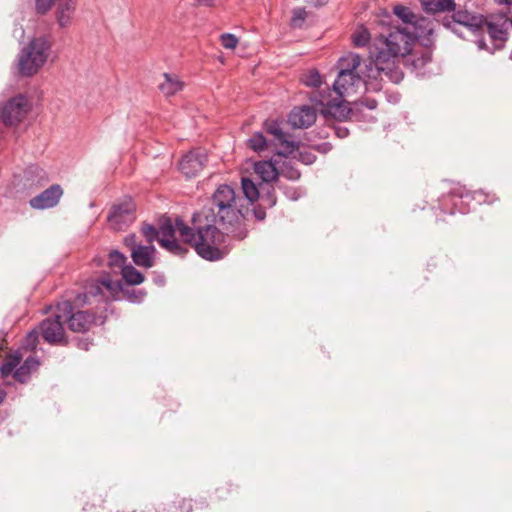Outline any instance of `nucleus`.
<instances>
[{"label": "nucleus", "mask_w": 512, "mask_h": 512, "mask_svg": "<svg viewBox=\"0 0 512 512\" xmlns=\"http://www.w3.org/2000/svg\"><path fill=\"white\" fill-rule=\"evenodd\" d=\"M433 50V35H420L409 29H401V26H392L387 34H380L374 39L370 57L377 75L398 84L404 78L400 63L423 75L422 69L431 62Z\"/></svg>", "instance_id": "obj_1"}, {"label": "nucleus", "mask_w": 512, "mask_h": 512, "mask_svg": "<svg viewBox=\"0 0 512 512\" xmlns=\"http://www.w3.org/2000/svg\"><path fill=\"white\" fill-rule=\"evenodd\" d=\"M191 221L193 227H189L181 218H176L177 231L184 241L205 260L223 259L230 248L226 244L227 235L218 227L220 222L196 213L193 214Z\"/></svg>", "instance_id": "obj_2"}, {"label": "nucleus", "mask_w": 512, "mask_h": 512, "mask_svg": "<svg viewBox=\"0 0 512 512\" xmlns=\"http://www.w3.org/2000/svg\"><path fill=\"white\" fill-rule=\"evenodd\" d=\"M242 202L243 199L236 195L230 185L222 184L212 194L210 204L195 213L220 222V226L231 233L232 237L243 240L248 230L240 225L244 219Z\"/></svg>", "instance_id": "obj_3"}, {"label": "nucleus", "mask_w": 512, "mask_h": 512, "mask_svg": "<svg viewBox=\"0 0 512 512\" xmlns=\"http://www.w3.org/2000/svg\"><path fill=\"white\" fill-rule=\"evenodd\" d=\"M51 50V42L45 36L34 37L18 55L19 74L25 77L35 75L46 63Z\"/></svg>", "instance_id": "obj_4"}, {"label": "nucleus", "mask_w": 512, "mask_h": 512, "mask_svg": "<svg viewBox=\"0 0 512 512\" xmlns=\"http://www.w3.org/2000/svg\"><path fill=\"white\" fill-rule=\"evenodd\" d=\"M123 291L120 281H112L108 276L92 279L85 285L84 293H79L74 298L76 306L91 304V298L98 301H108L117 299L118 294Z\"/></svg>", "instance_id": "obj_5"}, {"label": "nucleus", "mask_w": 512, "mask_h": 512, "mask_svg": "<svg viewBox=\"0 0 512 512\" xmlns=\"http://www.w3.org/2000/svg\"><path fill=\"white\" fill-rule=\"evenodd\" d=\"M60 316H64L69 330L76 333H85L96 323V315L90 311H74V305L70 300L57 303Z\"/></svg>", "instance_id": "obj_6"}, {"label": "nucleus", "mask_w": 512, "mask_h": 512, "mask_svg": "<svg viewBox=\"0 0 512 512\" xmlns=\"http://www.w3.org/2000/svg\"><path fill=\"white\" fill-rule=\"evenodd\" d=\"M511 16L504 12L484 15L483 31L486 30L497 49H502L509 39Z\"/></svg>", "instance_id": "obj_7"}, {"label": "nucleus", "mask_w": 512, "mask_h": 512, "mask_svg": "<svg viewBox=\"0 0 512 512\" xmlns=\"http://www.w3.org/2000/svg\"><path fill=\"white\" fill-rule=\"evenodd\" d=\"M136 219V204L131 197L114 203L107 215L109 226L115 231L127 229Z\"/></svg>", "instance_id": "obj_8"}, {"label": "nucleus", "mask_w": 512, "mask_h": 512, "mask_svg": "<svg viewBox=\"0 0 512 512\" xmlns=\"http://www.w3.org/2000/svg\"><path fill=\"white\" fill-rule=\"evenodd\" d=\"M453 14L450 17H445L443 19L444 27L450 29L455 34L461 36L458 32L456 25H461L467 28L474 35H482L483 33V23H484V15L472 13L467 10H454Z\"/></svg>", "instance_id": "obj_9"}, {"label": "nucleus", "mask_w": 512, "mask_h": 512, "mask_svg": "<svg viewBox=\"0 0 512 512\" xmlns=\"http://www.w3.org/2000/svg\"><path fill=\"white\" fill-rule=\"evenodd\" d=\"M282 125L283 122L278 119H268L264 122L263 129L268 135L273 136L272 142L275 145L282 147V150L277 154L279 156H287L299 148V142L292 140V136L283 130Z\"/></svg>", "instance_id": "obj_10"}, {"label": "nucleus", "mask_w": 512, "mask_h": 512, "mask_svg": "<svg viewBox=\"0 0 512 512\" xmlns=\"http://www.w3.org/2000/svg\"><path fill=\"white\" fill-rule=\"evenodd\" d=\"M27 112L28 100L26 96L19 94L0 105V121L5 126L17 125L24 119Z\"/></svg>", "instance_id": "obj_11"}, {"label": "nucleus", "mask_w": 512, "mask_h": 512, "mask_svg": "<svg viewBox=\"0 0 512 512\" xmlns=\"http://www.w3.org/2000/svg\"><path fill=\"white\" fill-rule=\"evenodd\" d=\"M64 323V316H60V311L56 309L53 317H47L40 323L43 339L53 345L67 344Z\"/></svg>", "instance_id": "obj_12"}, {"label": "nucleus", "mask_w": 512, "mask_h": 512, "mask_svg": "<svg viewBox=\"0 0 512 512\" xmlns=\"http://www.w3.org/2000/svg\"><path fill=\"white\" fill-rule=\"evenodd\" d=\"M373 63L365 65L366 72L361 73H350V77H345L344 80L340 81V72L338 77L333 84L334 91L339 97L349 96L357 92V88L361 84H366V78L376 77L373 73H376L375 67H372Z\"/></svg>", "instance_id": "obj_13"}, {"label": "nucleus", "mask_w": 512, "mask_h": 512, "mask_svg": "<svg viewBox=\"0 0 512 512\" xmlns=\"http://www.w3.org/2000/svg\"><path fill=\"white\" fill-rule=\"evenodd\" d=\"M393 12L405 24L401 29H409L416 34L420 33V35H433L431 22L425 17L416 15L410 8L403 5H396L393 8Z\"/></svg>", "instance_id": "obj_14"}, {"label": "nucleus", "mask_w": 512, "mask_h": 512, "mask_svg": "<svg viewBox=\"0 0 512 512\" xmlns=\"http://www.w3.org/2000/svg\"><path fill=\"white\" fill-rule=\"evenodd\" d=\"M208 161L207 153L202 148H196L185 154L180 163V171L187 177L197 176L205 167Z\"/></svg>", "instance_id": "obj_15"}, {"label": "nucleus", "mask_w": 512, "mask_h": 512, "mask_svg": "<svg viewBox=\"0 0 512 512\" xmlns=\"http://www.w3.org/2000/svg\"><path fill=\"white\" fill-rule=\"evenodd\" d=\"M311 100L323 106V108L321 109V114L327 121H346L353 113V110L349 108L347 105H345L342 101H328L327 103H325L324 96L322 94L314 95L313 97H311Z\"/></svg>", "instance_id": "obj_16"}, {"label": "nucleus", "mask_w": 512, "mask_h": 512, "mask_svg": "<svg viewBox=\"0 0 512 512\" xmlns=\"http://www.w3.org/2000/svg\"><path fill=\"white\" fill-rule=\"evenodd\" d=\"M63 195V189L59 184H54L45 189L39 195L30 199L29 204L32 208L43 210L56 206Z\"/></svg>", "instance_id": "obj_17"}, {"label": "nucleus", "mask_w": 512, "mask_h": 512, "mask_svg": "<svg viewBox=\"0 0 512 512\" xmlns=\"http://www.w3.org/2000/svg\"><path fill=\"white\" fill-rule=\"evenodd\" d=\"M316 110L308 105L294 107L288 115V122L293 128L304 129L316 121Z\"/></svg>", "instance_id": "obj_18"}, {"label": "nucleus", "mask_w": 512, "mask_h": 512, "mask_svg": "<svg viewBox=\"0 0 512 512\" xmlns=\"http://www.w3.org/2000/svg\"><path fill=\"white\" fill-rule=\"evenodd\" d=\"M468 200L469 199H466L465 197V192L460 191L459 189H454L443 198L441 202V209L445 213L449 214H454L456 212L465 214L469 212V208L466 207Z\"/></svg>", "instance_id": "obj_19"}, {"label": "nucleus", "mask_w": 512, "mask_h": 512, "mask_svg": "<svg viewBox=\"0 0 512 512\" xmlns=\"http://www.w3.org/2000/svg\"><path fill=\"white\" fill-rule=\"evenodd\" d=\"M337 67L340 72V81L344 80L345 77H350V73L364 72L361 68V57L352 52L342 56L337 62ZM365 72L367 73L366 69Z\"/></svg>", "instance_id": "obj_20"}, {"label": "nucleus", "mask_w": 512, "mask_h": 512, "mask_svg": "<svg viewBox=\"0 0 512 512\" xmlns=\"http://www.w3.org/2000/svg\"><path fill=\"white\" fill-rule=\"evenodd\" d=\"M156 249L152 244L139 245L133 248L131 258L135 265L144 268H151L155 265Z\"/></svg>", "instance_id": "obj_21"}, {"label": "nucleus", "mask_w": 512, "mask_h": 512, "mask_svg": "<svg viewBox=\"0 0 512 512\" xmlns=\"http://www.w3.org/2000/svg\"><path fill=\"white\" fill-rule=\"evenodd\" d=\"M254 171L262 180V184H272L279 177L278 167L272 160H262L254 164Z\"/></svg>", "instance_id": "obj_22"}, {"label": "nucleus", "mask_w": 512, "mask_h": 512, "mask_svg": "<svg viewBox=\"0 0 512 512\" xmlns=\"http://www.w3.org/2000/svg\"><path fill=\"white\" fill-rule=\"evenodd\" d=\"M40 366V362L36 357L29 356L14 371L13 377L19 383H27L30 380L31 373L36 371Z\"/></svg>", "instance_id": "obj_23"}, {"label": "nucleus", "mask_w": 512, "mask_h": 512, "mask_svg": "<svg viewBox=\"0 0 512 512\" xmlns=\"http://www.w3.org/2000/svg\"><path fill=\"white\" fill-rule=\"evenodd\" d=\"M422 9L428 14L451 12L456 8L455 0H421Z\"/></svg>", "instance_id": "obj_24"}, {"label": "nucleus", "mask_w": 512, "mask_h": 512, "mask_svg": "<svg viewBox=\"0 0 512 512\" xmlns=\"http://www.w3.org/2000/svg\"><path fill=\"white\" fill-rule=\"evenodd\" d=\"M164 81L159 84V90L165 96H172L183 89V82L178 76L169 73L163 74Z\"/></svg>", "instance_id": "obj_25"}, {"label": "nucleus", "mask_w": 512, "mask_h": 512, "mask_svg": "<svg viewBox=\"0 0 512 512\" xmlns=\"http://www.w3.org/2000/svg\"><path fill=\"white\" fill-rule=\"evenodd\" d=\"M21 360H22V354L19 352H15L13 354L7 355L5 357V359L0 364L1 376L7 377L10 374L14 373V371L18 368Z\"/></svg>", "instance_id": "obj_26"}, {"label": "nucleus", "mask_w": 512, "mask_h": 512, "mask_svg": "<svg viewBox=\"0 0 512 512\" xmlns=\"http://www.w3.org/2000/svg\"><path fill=\"white\" fill-rule=\"evenodd\" d=\"M25 178L27 181L31 182L30 186L34 184L42 186L48 182L46 172L36 165H31L25 170Z\"/></svg>", "instance_id": "obj_27"}, {"label": "nucleus", "mask_w": 512, "mask_h": 512, "mask_svg": "<svg viewBox=\"0 0 512 512\" xmlns=\"http://www.w3.org/2000/svg\"><path fill=\"white\" fill-rule=\"evenodd\" d=\"M158 242L161 247L173 255L183 257L188 252V248L185 245L180 244L174 237L172 238H159Z\"/></svg>", "instance_id": "obj_28"}, {"label": "nucleus", "mask_w": 512, "mask_h": 512, "mask_svg": "<svg viewBox=\"0 0 512 512\" xmlns=\"http://www.w3.org/2000/svg\"><path fill=\"white\" fill-rule=\"evenodd\" d=\"M262 205L272 208L276 205L277 197L275 195V188L272 184H260L259 198Z\"/></svg>", "instance_id": "obj_29"}, {"label": "nucleus", "mask_w": 512, "mask_h": 512, "mask_svg": "<svg viewBox=\"0 0 512 512\" xmlns=\"http://www.w3.org/2000/svg\"><path fill=\"white\" fill-rule=\"evenodd\" d=\"M121 275L128 285L133 286L143 283L145 279L144 275L130 264H128L126 267H123Z\"/></svg>", "instance_id": "obj_30"}, {"label": "nucleus", "mask_w": 512, "mask_h": 512, "mask_svg": "<svg viewBox=\"0 0 512 512\" xmlns=\"http://www.w3.org/2000/svg\"><path fill=\"white\" fill-rule=\"evenodd\" d=\"M241 187L245 198L249 202L254 203L258 200L260 196V187L258 188L251 179L243 177L241 180Z\"/></svg>", "instance_id": "obj_31"}, {"label": "nucleus", "mask_w": 512, "mask_h": 512, "mask_svg": "<svg viewBox=\"0 0 512 512\" xmlns=\"http://www.w3.org/2000/svg\"><path fill=\"white\" fill-rule=\"evenodd\" d=\"M279 175L291 181H296L301 177V172L296 168L291 160H284L278 167Z\"/></svg>", "instance_id": "obj_32"}, {"label": "nucleus", "mask_w": 512, "mask_h": 512, "mask_svg": "<svg viewBox=\"0 0 512 512\" xmlns=\"http://www.w3.org/2000/svg\"><path fill=\"white\" fill-rule=\"evenodd\" d=\"M247 144L255 152H261L268 146V141L262 131L255 132L248 140Z\"/></svg>", "instance_id": "obj_33"}, {"label": "nucleus", "mask_w": 512, "mask_h": 512, "mask_svg": "<svg viewBox=\"0 0 512 512\" xmlns=\"http://www.w3.org/2000/svg\"><path fill=\"white\" fill-rule=\"evenodd\" d=\"M466 199H473L478 204L488 203L491 204L496 201V196L493 193L485 192L484 190H476L474 192H465Z\"/></svg>", "instance_id": "obj_34"}, {"label": "nucleus", "mask_w": 512, "mask_h": 512, "mask_svg": "<svg viewBox=\"0 0 512 512\" xmlns=\"http://www.w3.org/2000/svg\"><path fill=\"white\" fill-rule=\"evenodd\" d=\"M193 505L191 499L177 497L168 506V512H192Z\"/></svg>", "instance_id": "obj_35"}, {"label": "nucleus", "mask_w": 512, "mask_h": 512, "mask_svg": "<svg viewBox=\"0 0 512 512\" xmlns=\"http://www.w3.org/2000/svg\"><path fill=\"white\" fill-rule=\"evenodd\" d=\"M127 257L118 250H112L108 254V266L111 269L119 268L120 272L123 270V267H126L128 264Z\"/></svg>", "instance_id": "obj_36"}, {"label": "nucleus", "mask_w": 512, "mask_h": 512, "mask_svg": "<svg viewBox=\"0 0 512 512\" xmlns=\"http://www.w3.org/2000/svg\"><path fill=\"white\" fill-rule=\"evenodd\" d=\"M300 80L304 85L313 88H318L322 84L321 75L316 69H311L304 73Z\"/></svg>", "instance_id": "obj_37"}, {"label": "nucleus", "mask_w": 512, "mask_h": 512, "mask_svg": "<svg viewBox=\"0 0 512 512\" xmlns=\"http://www.w3.org/2000/svg\"><path fill=\"white\" fill-rule=\"evenodd\" d=\"M371 39L368 29L361 26L358 28L352 36L353 44L357 47H365L369 44Z\"/></svg>", "instance_id": "obj_38"}, {"label": "nucleus", "mask_w": 512, "mask_h": 512, "mask_svg": "<svg viewBox=\"0 0 512 512\" xmlns=\"http://www.w3.org/2000/svg\"><path fill=\"white\" fill-rule=\"evenodd\" d=\"M175 229H177L176 225L172 224V221L168 217H163L160 222V227L158 229L159 234H161L160 238H172L175 234Z\"/></svg>", "instance_id": "obj_39"}, {"label": "nucleus", "mask_w": 512, "mask_h": 512, "mask_svg": "<svg viewBox=\"0 0 512 512\" xmlns=\"http://www.w3.org/2000/svg\"><path fill=\"white\" fill-rule=\"evenodd\" d=\"M140 232L149 244H152L155 240L159 239V231L152 224L143 223L141 225Z\"/></svg>", "instance_id": "obj_40"}, {"label": "nucleus", "mask_w": 512, "mask_h": 512, "mask_svg": "<svg viewBox=\"0 0 512 512\" xmlns=\"http://www.w3.org/2000/svg\"><path fill=\"white\" fill-rule=\"evenodd\" d=\"M221 45L226 49H234L238 44V38L231 33H224L220 36Z\"/></svg>", "instance_id": "obj_41"}, {"label": "nucleus", "mask_w": 512, "mask_h": 512, "mask_svg": "<svg viewBox=\"0 0 512 512\" xmlns=\"http://www.w3.org/2000/svg\"><path fill=\"white\" fill-rule=\"evenodd\" d=\"M39 342V333L36 330L30 331L25 338V346L27 349L34 351L36 350Z\"/></svg>", "instance_id": "obj_42"}, {"label": "nucleus", "mask_w": 512, "mask_h": 512, "mask_svg": "<svg viewBox=\"0 0 512 512\" xmlns=\"http://www.w3.org/2000/svg\"><path fill=\"white\" fill-rule=\"evenodd\" d=\"M316 158V155L308 150L299 151L298 153V160L305 165L313 164L316 161Z\"/></svg>", "instance_id": "obj_43"}, {"label": "nucleus", "mask_w": 512, "mask_h": 512, "mask_svg": "<svg viewBox=\"0 0 512 512\" xmlns=\"http://www.w3.org/2000/svg\"><path fill=\"white\" fill-rule=\"evenodd\" d=\"M127 298L133 302H141L146 293L142 290H127L125 291Z\"/></svg>", "instance_id": "obj_44"}, {"label": "nucleus", "mask_w": 512, "mask_h": 512, "mask_svg": "<svg viewBox=\"0 0 512 512\" xmlns=\"http://www.w3.org/2000/svg\"><path fill=\"white\" fill-rule=\"evenodd\" d=\"M266 208L262 203L254 207L253 214L258 221H263L266 218Z\"/></svg>", "instance_id": "obj_45"}, {"label": "nucleus", "mask_w": 512, "mask_h": 512, "mask_svg": "<svg viewBox=\"0 0 512 512\" xmlns=\"http://www.w3.org/2000/svg\"><path fill=\"white\" fill-rule=\"evenodd\" d=\"M377 105V101L373 98H366L365 100L356 103V106H364L369 110L376 109Z\"/></svg>", "instance_id": "obj_46"}, {"label": "nucleus", "mask_w": 512, "mask_h": 512, "mask_svg": "<svg viewBox=\"0 0 512 512\" xmlns=\"http://www.w3.org/2000/svg\"><path fill=\"white\" fill-rule=\"evenodd\" d=\"M333 128L338 138H345L349 135V129L341 124L335 125Z\"/></svg>", "instance_id": "obj_47"}, {"label": "nucleus", "mask_w": 512, "mask_h": 512, "mask_svg": "<svg viewBox=\"0 0 512 512\" xmlns=\"http://www.w3.org/2000/svg\"><path fill=\"white\" fill-rule=\"evenodd\" d=\"M136 239L137 237L135 234H129L124 238V244L132 251L133 248L140 245L136 243Z\"/></svg>", "instance_id": "obj_48"}, {"label": "nucleus", "mask_w": 512, "mask_h": 512, "mask_svg": "<svg viewBox=\"0 0 512 512\" xmlns=\"http://www.w3.org/2000/svg\"><path fill=\"white\" fill-rule=\"evenodd\" d=\"M231 491V484H225L219 488H217L216 492L219 494V499H224L225 495Z\"/></svg>", "instance_id": "obj_49"}, {"label": "nucleus", "mask_w": 512, "mask_h": 512, "mask_svg": "<svg viewBox=\"0 0 512 512\" xmlns=\"http://www.w3.org/2000/svg\"><path fill=\"white\" fill-rule=\"evenodd\" d=\"M313 148L320 153H327L331 150L332 146L330 143L324 142V143L315 145Z\"/></svg>", "instance_id": "obj_50"}, {"label": "nucleus", "mask_w": 512, "mask_h": 512, "mask_svg": "<svg viewBox=\"0 0 512 512\" xmlns=\"http://www.w3.org/2000/svg\"><path fill=\"white\" fill-rule=\"evenodd\" d=\"M304 19H305V11L304 10L294 11V15L292 18V22L294 25H296L297 21H304Z\"/></svg>", "instance_id": "obj_51"}, {"label": "nucleus", "mask_w": 512, "mask_h": 512, "mask_svg": "<svg viewBox=\"0 0 512 512\" xmlns=\"http://www.w3.org/2000/svg\"><path fill=\"white\" fill-rule=\"evenodd\" d=\"M217 0H197L198 4L201 5V6H206V7H212L214 6L215 2Z\"/></svg>", "instance_id": "obj_52"}, {"label": "nucleus", "mask_w": 512, "mask_h": 512, "mask_svg": "<svg viewBox=\"0 0 512 512\" xmlns=\"http://www.w3.org/2000/svg\"><path fill=\"white\" fill-rule=\"evenodd\" d=\"M89 342L86 341V340H79L78 343H77V346L80 348V349H83V350H88L89 348Z\"/></svg>", "instance_id": "obj_53"}, {"label": "nucleus", "mask_w": 512, "mask_h": 512, "mask_svg": "<svg viewBox=\"0 0 512 512\" xmlns=\"http://www.w3.org/2000/svg\"><path fill=\"white\" fill-rule=\"evenodd\" d=\"M476 44L478 46V48L480 50H483L487 47V44H486V41L483 37L479 38L477 41H476Z\"/></svg>", "instance_id": "obj_54"}, {"label": "nucleus", "mask_w": 512, "mask_h": 512, "mask_svg": "<svg viewBox=\"0 0 512 512\" xmlns=\"http://www.w3.org/2000/svg\"><path fill=\"white\" fill-rule=\"evenodd\" d=\"M497 5L512 6V0H494Z\"/></svg>", "instance_id": "obj_55"}, {"label": "nucleus", "mask_w": 512, "mask_h": 512, "mask_svg": "<svg viewBox=\"0 0 512 512\" xmlns=\"http://www.w3.org/2000/svg\"><path fill=\"white\" fill-rule=\"evenodd\" d=\"M6 392L0 388V404L5 400Z\"/></svg>", "instance_id": "obj_56"}, {"label": "nucleus", "mask_w": 512, "mask_h": 512, "mask_svg": "<svg viewBox=\"0 0 512 512\" xmlns=\"http://www.w3.org/2000/svg\"><path fill=\"white\" fill-rule=\"evenodd\" d=\"M327 2H328V0H316L314 2V5L315 6H322V5L326 4Z\"/></svg>", "instance_id": "obj_57"}, {"label": "nucleus", "mask_w": 512, "mask_h": 512, "mask_svg": "<svg viewBox=\"0 0 512 512\" xmlns=\"http://www.w3.org/2000/svg\"><path fill=\"white\" fill-rule=\"evenodd\" d=\"M156 282H157L158 284H160V285H163L165 281H164V278H163V277H161V278L157 279V280H156Z\"/></svg>", "instance_id": "obj_58"}, {"label": "nucleus", "mask_w": 512, "mask_h": 512, "mask_svg": "<svg viewBox=\"0 0 512 512\" xmlns=\"http://www.w3.org/2000/svg\"><path fill=\"white\" fill-rule=\"evenodd\" d=\"M511 28H512V14H511Z\"/></svg>", "instance_id": "obj_59"}, {"label": "nucleus", "mask_w": 512, "mask_h": 512, "mask_svg": "<svg viewBox=\"0 0 512 512\" xmlns=\"http://www.w3.org/2000/svg\"><path fill=\"white\" fill-rule=\"evenodd\" d=\"M117 512H120V511H117Z\"/></svg>", "instance_id": "obj_60"}]
</instances>
